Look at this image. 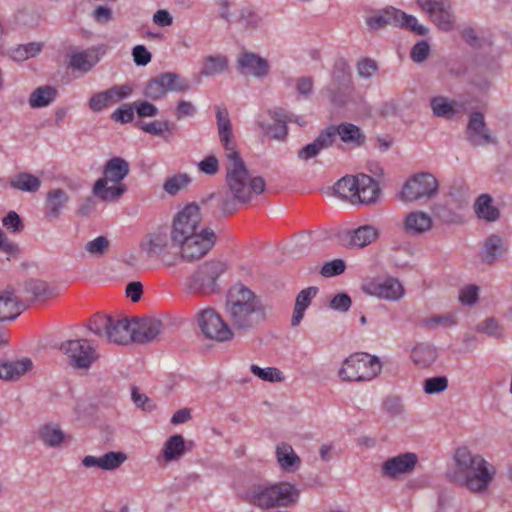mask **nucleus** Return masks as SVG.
Segmentation results:
<instances>
[{"label": "nucleus", "instance_id": "6e6552de", "mask_svg": "<svg viewBox=\"0 0 512 512\" xmlns=\"http://www.w3.org/2000/svg\"><path fill=\"white\" fill-rule=\"evenodd\" d=\"M226 270L227 264L224 261H206L189 276L186 286L190 291L202 296L216 294L220 290L217 281Z\"/></svg>", "mask_w": 512, "mask_h": 512}, {"label": "nucleus", "instance_id": "a19ab883", "mask_svg": "<svg viewBox=\"0 0 512 512\" xmlns=\"http://www.w3.org/2000/svg\"><path fill=\"white\" fill-rule=\"evenodd\" d=\"M57 95V90L49 85L40 86L35 89L29 97V105L32 108H42L51 104Z\"/></svg>", "mask_w": 512, "mask_h": 512}, {"label": "nucleus", "instance_id": "4d7b16f0", "mask_svg": "<svg viewBox=\"0 0 512 512\" xmlns=\"http://www.w3.org/2000/svg\"><path fill=\"white\" fill-rule=\"evenodd\" d=\"M345 269L346 264L342 259H334L332 261L326 262L322 266L320 274L323 277L329 278L342 274L345 271Z\"/></svg>", "mask_w": 512, "mask_h": 512}, {"label": "nucleus", "instance_id": "9b49d317", "mask_svg": "<svg viewBox=\"0 0 512 512\" xmlns=\"http://www.w3.org/2000/svg\"><path fill=\"white\" fill-rule=\"evenodd\" d=\"M203 217L201 208L196 203H189L182 208L173 218L171 237L173 243L184 240L206 226L202 225Z\"/></svg>", "mask_w": 512, "mask_h": 512}, {"label": "nucleus", "instance_id": "c03bdc74", "mask_svg": "<svg viewBox=\"0 0 512 512\" xmlns=\"http://www.w3.org/2000/svg\"><path fill=\"white\" fill-rule=\"evenodd\" d=\"M11 187L14 189L25 192H36L39 190L41 181L38 177L27 173L17 174L10 182Z\"/></svg>", "mask_w": 512, "mask_h": 512}, {"label": "nucleus", "instance_id": "6e6d98bb", "mask_svg": "<svg viewBox=\"0 0 512 512\" xmlns=\"http://www.w3.org/2000/svg\"><path fill=\"white\" fill-rule=\"evenodd\" d=\"M114 104L108 90L94 94L89 100V108L94 112H100Z\"/></svg>", "mask_w": 512, "mask_h": 512}, {"label": "nucleus", "instance_id": "e2e57ef3", "mask_svg": "<svg viewBox=\"0 0 512 512\" xmlns=\"http://www.w3.org/2000/svg\"><path fill=\"white\" fill-rule=\"evenodd\" d=\"M479 288L476 285H468L459 292V301L462 305L472 306L478 301Z\"/></svg>", "mask_w": 512, "mask_h": 512}, {"label": "nucleus", "instance_id": "052dcab7", "mask_svg": "<svg viewBox=\"0 0 512 512\" xmlns=\"http://www.w3.org/2000/svg\"><path fill=\"white\" fill-rule=\"evenodd\" d=\"M356 69L360 77L368 79L377 72L378 65L371 58H362L358 61Z\"/></svg>", "mask_w": 512, "mask_h": 512}, {"label": "nucleus", "instance_id": "3c124183", "mask_svg": "<svg viewBox=\"0 0 512 512\" xmlns=\"http://www.w3.org/2000/svg\"><path fill=\"white\" fill-rule=\"evenodd\" d=\"M397 26L409 28L415 34L424 36L427 34L428 29L419 24L416 17L408 15L400 10H397Z\"/></svg>", "mask_w": 512, "mask_h": 512}, {"label": "nucleus", "instance_id": "2eb2a0df", "mask_svg": "<svg viewBox=\"0 0 512 512\" xmlns=\"http://www.w3.org/2000/svg\"><path fill=\"white\" fill-rule=\"evenodd\" d=\"M190 89L187 80L173 72H165L147 82L143 94L151 100L161 99L168 91L186 92Z\"/></svg>", "mask_w": 512, "mask_h": 512}, {"label": "nucleus", "instance_id": "09e8293b", "mask_svg": "<svg viewBox=\"0 0 512 512\" xmlns=\"http://www.w3.org/2000/svg\"><path fill=\"white\" fill-rule=\"evenodd\" d=\"M110 248V241L105 236H98L93 240L88 241L84 249L92 257L101 258L106 255Z\"/></svg>", "mask_w": 512, "mask_h": 512}, {"label": "nucleus", "instance_id": "c756f323", "mask_svg": "<svg viewBox=\"0 0 512 512\" xmlns=\"http://www.w3.org/2000/svg\"><path fill=\"white\" fill-rule=\"evenodd\" d=\"M24 290L33 300L46 301L58 295L57 288L41 279H29L25 282Z\"/></svg>", "mask_w": 512, "mask_h": 512}, {"label": "nucleus", "instance_id": "412c9836", "mask_svg": "<svg viewBox=\"0 0 512 512\" xmlns=\"http://www.w3.org/2000/svg\"><path fill=\"white\" fill-rule=\"evenodd\" d=\"M216 119L218 135L224 148L225 155L229 154V152H238L232 132V124L229 118L228 110L225 107L218 106L216 108Z\"/></svg>", "mask_w": 512, "mask_h": 512}, {"label": "nucleus", "instance_id": "4468645a", "mask_svg": "<svg viewBox=\"0 0 512 512\" xmlns=\"http://www.w3.org/2000/svg\"><path fill=\"white\" fill-rule=\"evenodd\" d=\"M438 191V181L430 173H418L410 177L404 184L400 198L406 202H413L422 198L430 199Z\"/></svg>", "mask_w": 512, "mask_h": 512}, {"label": "nucleus", "instance_id": "473e14b6", "mask_svg": "<svg viewBox=\"0 0 512 512\" xmlns=\"http://www.w3.org/2000/svg\"><path fill=\"white\" fill-rule=\"evenodd\" d=\"M366 24L371 31H378L387 26H397V9L385 8L366 18Z\"/></svg>", "mask_w": 512, "mask_h": 512}, {"label": "nucleus", "instance_id": "423d86ee", "mask_svg": "<svg viewBox=\"0 0 512 512\" xmlns=\"http://www.w3.org/2000/svg\"><path fill=\"white\" fill-rule=\"evenodd\" d=\"M140 250L148 259L159 260L168 267L175 266L179 261L176 244L173 243L171 232L166 227H159L147 233L140 242Z\"/></svg>", "mask_w": 512, "mask_h": 512}, {"label": "nucleus", "instance_id": "4c0bfd02", "mask_svg": "<svg viewBox=\"0 0 512 512\" xmlns=\"http://www.w3.org/2000/svg\"><path fill=\"white\" fill-rule=\"evenodd\" d=\"M335 133L344 143L356 146L363 145L366 139L361 129L352 123H341L335 126Z\"/></svg>", "mask_w": 512, "mask_h": 512}, {"label": "nucleus", "instance_id": "de8ad7c7", "mask_svg": "<svg viewBox=\"0 0 512 512\" xmlns=\"http://www.w3.org/2000/svg\"><path fill=\"white\" fill-rule=\"evenodd\" d=\"M457 323L458 321L456 314L451 312L439 315H432L424 318L421 321L422 326L429 330L435 329L439 326L452 327L457 325Z\"/></svg>", "mask_w": 512, "mask_h": 512}, {"label": "nucleus", "instance_id": "13d9d810", "mask_svg": "<svg viewBox=\"0 0 512 512\" xmlns=\"http://www.w3.org/2000/svg\"><path fill=\"white\" fill-rule=\"evenodd\" d=\"M134 105L124 104L111 114V119L123 124L131 123L134 119Z\"/></svg>", "mask_w": 512, "mask_h": 512}, {"label": "nucleus", "instance_id": "f3484780", "mask_svg": "<svg viewBox=\"0 0 512 512\" xmlns=\"http://www.w3.org/2000/svg\"><path fill=\"white\" fill-rule=\"evenodd\" d=\"M361 289L366 295L387 301H398L405 294L402 284L392 277L369 280L362 284Z\"/></svg>", "mask_w": 512, "mask_h": 512}, {"label": "nucleus", "instance_id": "5fc2aeb1", "mask_svg": "<svg viewBox=\"0 0 512 512\" xmlns=\"http://www.w3.org/2000/svg\"><path fill=\"white\" fill-rule=\"evenodd\" d=\"M476 331L496 338L503 337V328L499 325L498 321L493 317L486 318L484 321L479 323L476 326Z\"/></svg>", "mask_w": 512, "mask_h": 512}, {"label": "nucleus", "instance_id": "bf43d9fd", "mask_svg": "<svg viewBox=\"0 0 512 512\" xmlns=\"http://www.w3.org/2000/svg\"><path fill=\"white\" fill-rule=\"evenodd\" d=\"M448 386V380L446 377H432L428 378L424 382V391L427 394H436L444 391Z\"/></svg>", "mask_w": 512, "mask_h": 512}, {"label": "nucleus", "instance_id": "58836bf2", "mask_svg": "<svg viewBox=\"0 0 512 512\" xmlns=\"http://www.w3.org/2000/svg\"><path fill=\"white\" fill-rule=\"evenodd\" d=\"M413 362L423 368L432 365L437 358V349L428 343L417 344L412 350Z\"/></svg>", "mask_w": 512, "mask_h": 512}, {"label": "nucleus", "instance_id": "0e129e2a", "mask_svg": "<svg viewBox=\"0 0 512 512\" xmlns=\"http://www.w3.org/2000/svg\"><path fill=\"white\" fill-rule=\"evenodd\" d=\"M133 105L140 118L154 117L158 114V108L148 101L138 100L133 102Z\"/></svg>", "mask_w": 512, "mask_h": 512}, {"label": "nucleus", "instance_id": "aec40b11", "mask_svg": "<svg viewBox=\"0 0 512 512\" xmlns=\"http://www.w3.org/2000/svg\"><path fill=\"white\" fill-rule=\"evenodd\" d=\"M162 323L154 318H146L132 324V342L145 344L158 338Z\"/></svg>", "mask_w": 512, "mask_h": 512}, {"label": "nucleus", "instance_id": "e433bc0d", "mask_svg": "<svg viewBox=\"0 0 512 512\" xmlns=\"http://www.w3.org/2000/svg\"><path fill=\"white\" fill-rule=\"evenodd\" d=\"M186 452L185 439L181 434L170 436L164 443L162 456L165 462L179 459Z\"/></svg>", "mask_w": 512, "mask_h": 512}, {"label": "nucleus", "instance_id": "cd10ccee", "mask_svg": "<svg viewBox=\"0 0 512 512\" xmlns=\"http://www.w3.org/2000/svg\"><path fill=\"white\" fill-rule=\"evenodd\" d=\"M379 192V185L371 176L359 174L356 196L357 201L363 204L373 203L377 200Z\"/></svg>", "mask_w": 512, "mask_h": 512}, {"label": "nucleus", "instance_id": "c9c22d12", "mask_svg": "<svg viewBox=\"0 0 512 512\" xmlns=\"http://www.w3.org/2000/svg\"><path fill=\"white\" fill-rule=\"evenodd\" d=\"M493 199L489 194H481L475 201L474 211L478 218L487 222H495L500 217V211L493 206Z\"/></svg>", "mask_w": 512, "mask_h": 512}, {"label": "nucleus", "instance_id": "338daca9", "mask_svg": "<svg viewBox=\"0 0 512 512\" xmlns=\"http://www.w3.org/2000/svg\"><path fill=\"white\" fill-rule=\"evenodd\" d=\"M429 51V44L424 40L419 41L411 49V58L414 62L420 63L428 57Z\"/></svg>", "mask_w": 512, "mask_h": 512}, {"label": "nucleus", "instance_id": "4be33fe9", "mask_svg": "<svg viewBox=\"0 0 512 512\" xmlns=\"http://www.w3.org/2000/svg\"><path fill=\"white\" fill-rule=\"evenodd\" d=\"M238 68L242 74L263 77L268 74L267 60L252 52H244L237 59Z\"/></svg>", "mask_w": 512, "mask_h": 512}, {"label": "nucleus", "instance_id": "a18cd8bd", "mask_svg": "<svg viewBox=\"0 0 512 512\" xmlns=\"http://www.w3.org/2000/svg\"><path fill=\"white\" fill-rule=\"evenodd\" d=\"M138 127L146 133L154 136H162L164 133L168 135L164 136L166 141H169V137L173 136L175 125L169 121H153L150 123L139 124Z\"/></svg>", "mask_w": 512, "mask_h": 512}, {"label": "nucleus", "instance_id": "dca6fc26", "mask_svg": "<svg viewBox=\"0 0 512 512\" xmlns=\"http://www.w3.org/2000/svg\"><path fill=\"white\" fill-rule=\"evenodd\" d=\"M417 4L440 30L454 29L455 17L450 0H417Z\"/></svg>", "mask_w": 512, "mask_h": 512}, {"label": "nucleus", "instance_id": "5701e85b", "mask_svg": "<svg viewBox=\"0 0 512 512\" xmlns=\"http://www.w3.org/2000/svg\"><path fill=\"white\" fill-rule=\"evenodd\" d=\"M69 202V195L61 188L48 191L45 199V218L57 220Z\"/></svg>", "mask_w": 512, "mask_h": 512}, {"label": "nucleus", "instance_id": "72a5a7b5", "mask_svg": "<svg viewBox=\"0 0 512 512\" xmlns=\"http://www.w3.org/2000/svg\"><path fill=\"white\" fill-rule=\"evenodd\" d=\"M38 438L45 446L58 448L63 444L66 436L59 425L48 423L39 428Z\"/></svg>", "mask_w": 512, "mask_h": 512}, {"label": "nucleus", "instance_id": "f257e3e1", "mask_svg": "<svg viewBox=\"0 0 512 512\" xmlns=\"http://www.w3.org/2000/svg\"><path fill=\"white\" fill-rule=\"evenodd\" d=\"M225 313L232 330L247 333L266 320V306L253 290L238 283L226 296Z\"/></svg>", "mask_w": 512, "mask_h": 512}, {"label": "nucleus", "instance_id": "79ce46f5", "mask_svg": "<svg viewBox=\"0 0 512 512\" xmlns=\"http://www.w3.org/2000/svg\"><path fill=\"white\" fill-rule=\"evenodd\" d=\"M272 117L275 121L274 124L266 126L264 123L258 122V125L272 138L282 140L287 136L288 133L286 118L284 114H282L281 112H274V115Z\"/></svg>", "mask_w": 512, "mask_h": 512}, {"label": "nucleus", "instance_id": "864d4df0", "mask_svg": "<svg viewBox=\"0 0 512 512\" xmlns=\"http://www.w3.org/2000/svg\"><path fill=\"white\" fill-rule=\"evenodd\" d=\"M127 460V455L124 452L110 451L101 456L102 470H116Z\"/></svg>", "mask_w": 512, "mask_h": 512}, {"label": "nucleus", "instance_id": "b1692460", "mask_svg": "<svg viewBox=\"0 0 512 512\" xmlns=\"http://www.w3.org/2000/svg\"><path fill=\"white\" fill-rule=\"evenodd\" d=\"M100 60L96 48H88L82 51H73L69 55V67L82 73L89 72Z\"/></svg>", "mask_w": 512, "mask_h": 512}, {"label": "nucleus", "instance_id": "0eeeda50", "mask_svg": "<svg viewBox=\"0 0 512 512\" xmlns=\"http://www.w3.org/2000/svg\"><path fill=\"white\" fill-rule=\"evenodd\" d=\"M382 370V365L377 356L365 352H358L347 357L338 372L342 381L364 382L376 378Z\"/></svg>", "mask_w": 512, "mask_h": 512}, {"label": "nucleus", "instance_id": "20e7f679", "mask_svg": "<svg viewBox=\"0 0 512 512\" xmlns=\"http://www.w3.org/2000/svg\"><path fill=\"white\" fill-rule=\"evenodd\" d=\"M300 498V489L295 483L280 481L253 486L248 493V501L261 510L289 508Z\"/></svg>", "mask_w": 512, "mask_h": 512}, {"label": "nucleus", "instance_id": "ea45409f", "mask_svg": "<svg viewBox=\"0 0 512 512\" xmlns=\"http://www.w3.org/2000/svg\"><path fill=\"white\" fill-rule=\"evenodd\" d=\"M229 61L225 55H209L204 57L200 74L203 76H214L225 72L228 69Z\"/></svg>", "mask_w": 512, "mask_h": 512}, {"label": "nucleus", "instance_id": "f8f14e48", "mask_svg": "<svg viewBox=\"0 0 512 512\" xmlns=\"http://www.w3.org/2000/svg\"><path fill=\"white\" fill-rule=\"evenodd\" d=\"M60 350L67 356L71 367L76 370L89 369L99 358L96 347L88 339L67 340L61 344Z\"/></svg>", "mask_w": 512, "mask_h": 512}, {"label": "nucleus", "instance_id": "49530a36", "mask_svg": "<svg viewBox=\"0 0 512 512\" xmlns=\"http://www.w3.org/2000/svg\"><path fill=\"white\" fill-rule=\"evenodd\" d=\"M191 183V177L186 173H178L168 177L163 183L164 191L171 195H177L181 190H184Z\"/></svg>", "mask_w": 512, "mask_h": 512}, {"label": "nucleus", "instance_id": "393cba45", "mask_svg": "<svg viewBox=\"0 0 512 512\" xmlns=\"http://www.w3.org/2000/svg\"><path fill=\"white\" fill-rule=\"evenodd\" d=\"M508 250V245L503 238L497 234H492L484 241L481 252V259L487 264H494L496 260L502 257Z\"/></svg>", "mask_w": 512, "mask_h": 512}, {"label": "nucleus", "instance_id": "8fccbe9b", "mask_svg": "<svg viewBox=\"0 0 512 512\" xmlns=\"http://www.w3.org/2000/svg\"><path fill=\"white\" fill-rule=\"evenodd\" d=\"M251 372L263 381L279 383L284 380L283 373L276 367L261 368L258 365H251Z\"/></svg>", "mask_w": 512, "mask_h": 512}, {"label": "nucleus", "instance_id": "37998d69", "mask_svg": "<svg viewBox=\"0 0 512 512\" xmlns=\"http://www.w3.org/2000/svg\"><path fill=\"white\" fill-rule=\"evenodd\" d=\"M358 182H359V175L346 176V177L341 178L335 184L334 190L341 198L350 199L351 201H355L356 196H357Z\"/></svg>", "mask_w": 512, "mask_h": 512}, {"label": "nucleus", "instance_id": "a878e982", "mask_svg": "<svg viewBox=\"0 0 512 512\" xmlns=\"http://www.w3.org/2000/svg\"><path fill=\"white\" fill-rule=\"evenodd\" d=\"M403 228L409 235L423 234L432 228V218L422 211L411 212L405 217Z\"/></svg>", "mask_w": 512, "mask_h": 512}, {"label": "nucleus", "instance_id": "9d476101", "mask_svg": "<svg viewBox=\"0 0 512 512\" xmlns=\"http://www.w3.org/2000/svg\"><path fill=\"white\" fill-rule=\"evenodd\" d=\"M217 236L210 227L176 242L179 259L185 262H195L205 257L215 246Z\"/></svg>", "mask_w": 512, "mask_h": 512}, {"label": "nucleus", "instance_id": "774afa93", "mask_svg": "<svg viewBox=\"0 0 512 512\" xmlns=\"http://www.w3.org/2000/svg\"><path fill=\"white\" fill-rule=\"evenodd\" d=\"M351 306V298L345 293L336 294L330 301V307L340 312H346Z\"/></svg>", "mask_w": 512, "mask_h": 512}, {"label": "nucleus", "instance_id": "f704fd0d", "mask_svg": "<svg viewBox=\"0 0 512 512\" xmlns=\"http://www.w3.org/2000/svg\"><path fill=\"white\" fill-rule=\"evenodd\" d=\"M349 245L356 248H364L365 246L376 241L378 238V230L371 225H363L348 232Z\"/></svg>", "mask_w": 512, "mask_h": 512}, {"label": "nucleus", "instance_id": "7ed1b4c3", "mask_svg": "<svg viewBox=\"0 0 512 512\" xmlns=\"http://www.w3.org/2000/svg\"><path fill=\"white\" fill-rule=\"evenodd\" d=\"M226 157V185L232 196L241 204L251 201L254 194L265 190V180L260 176L251 177L239 152H229Z\"/></svg>", "mask_w": 512, "mask_h": 512}, {"label": "nucleus", "instance_id": "680f3d73", "mask_svg": "<svg viewBox=\"0 0 512 512\" xmlns=\"http://www.w3.org/2000/svg\"><path fill=\"white\" fill-rule=\"evenodd\" d=\"M336 138L335 126L331 125L322 131L314 140L316 145L322 151L332 146Z\"/></svg>", "mask_w": 512, "mask_h": 512}, {"label": "nucleus", "instance_id": "bb28decb", "mask_svg": "<svg viewBox=\"0 0 512 512\" xmlns=\"http://www.w3.org/2000/svg\"><path fill=\"white\" fill-rule=\"evenodd\" d=\"M23 309V304L14 295L13 291L0 292V322L14 320Z\"/></svg>", "mask_w": 512, "mask_h": 512}, {"label": "nucleus", "instance_id": "ddd939ff", "mask_svg": "<svg viewBox=\"0 0 512 512\" xmlns=\"http://www.w3.org/2000/svg\"><path fill=\"white\" fill-rule=\"evenodd\" d=\"M197 322L199 329L207 339L227 342L234 337L231 325L229 326L213 308L201 310L198 314Z\"/></svg>", "mask_w": 512, "mask_h": 512}, {"label": "nucleus", "instance_id": "603ef678", "mask_svg": "<svg viewBox=\"0 0 512 512\" xmlns=\"http://www.w3.org/2000/svg\"><path fill=\"white\" fill-rule=\"evenodd\" d=\"M454 102H450L445 97H434L431 100V108L437 117L452 118L455 113Z\"/></svg>", "mask_w": 512, "mask_h": 512}, {"label": "nucleus", "instance_id": "7c9ffc66", "mask_svg": "<svg viewBox=\"0 0 512 512\" xmlns=\"http://www.w3.org/2000/svg\"><path fill=\"white\" fill-rule=\"evenodd\" d=\"M317 292L318 288L312 286L305 288L298 293L295 300L293 315L291 318V325L293 327H296L300 324L304 317L306 309L311 304V301L316 296Z\"/></svg>", "mask_w": 512, "mask_h": 512}, {"label": "nucleus", "instance_id": "1a4fd4ad", "mask_svg": "<svg viewBox=\"0 0 512 512\" xmlns=\"http://www.w3.org/2000/svg\"><path fill=\"white\" fill-rule=\"evenodd\" d=\"M89 329L109 343L127 345L132 342V323L125 317L95 315L89 322Z\"/></svg>", "mask_w": 512, "mask_h": 512}, {"label": "nucleus", "instance_id": "f03ea898", "mask_svg": "<svg viewBox=\"0 0 512 512\" xmlns=\"http://www.w3.org/2000/svg\"><path fill=\"white\" fill-rule=\"evenodd\" d=\"M455 468L447 474L451 482L469 491H485L492 482L495 469L481 455L473 454L467 447H460L453 457Z\"/></svg>", "mask_w": 512, "mask_h": 512}, {"label": "nucleus", "instance_id": "2f4dec72", "mask_svg": "<svg viewBox=\"0 0 512 512\" xmlns=\"http://www.w3.org/2000/svg\"><path fill=\"white\" fill-rule=\"evenodd\" d=\"M32 368V361L28 358L12 362L0 363V379L5 381L18 380Z\"/></svg>", "mask_w": 512, "mask_h": 512}, {"label": "nucleus", "instance_id": "c85d7f7f", "mask_svg": "<svg viewBox=\"0 0 512 512\" xmlns=\"http://www.w3.org/2000/svg\"><path fill=\"white\" fill-rule=\"evenodd\" d=\"M276 459L279 467L286 472H295L301 465L300 457L295 453L292 446L287 443L277 445Z\"/></svg>", "mask_w": 512, "mask_h": 512}, {"label": "nucleus", "instance_id": "6ab92c4d", "mask_svg": "<svg viewBox=\"0 0 512 512\" xmlns=\"http://www.w3.org/2000/svg\"><path fill=\"white\" fill-rule=\"evenodd\" d=\"M466 134L469 142L474 146L495 143L485 123L484 116L480 112H473L470 115Z\"/></svg>", "mask_w": 512, "mask_h": 512}, {"label": "nucleus", "instance_id": "39448f33", "mask_svg": "<svg viewBox=\"0 0 512 512\" xmlns=\"http://www.w3.org/2000/svg\"><path fill=\"white\" fill-rule=\"evenodd\" d=\"M130 171L129 163L121 157L108 160L103 169V177L99 178L93 186V194L102 201L115 202L128 190L123 183Z\"/></svg>", "mask_w": 512, "mask_h": 512}, {"label": "nucleus", "instance_id": "a211bd4d", "mask_svg": "<svg viewBox=\"0 0 512 512\" xmlns=\"http://www.w3.org/2000/svg\"><path fill=\"white\" fill-rule=\"evenodd\" d=\"M418 457L415 453L406 452L395 457L388 458L381 466V474L383 477L395 479L401 475L413 472Z\"/></svg>", "mask_w": 512, "mask_h": 512}, {"label": "nucleus", "instance_id": "69168bd1", "mask_svg": "<svg viewBox=\"0 0 512 512\" xmlns=\"http://www.w3.org/2000/svg\"><path fill=\"white\" fill-rule=\"evenodd\" d=\"M198 169L207 175H215L219 171V161L216 156L209 155L198 163Z\"/></svg>", "mask_w": 512, "mask_h": 512}]
</instances>
